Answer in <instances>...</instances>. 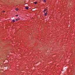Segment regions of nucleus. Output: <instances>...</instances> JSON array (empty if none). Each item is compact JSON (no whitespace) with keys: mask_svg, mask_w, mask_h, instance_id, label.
Returning a JSON list of instances; mask_svg holds the SVG:
<instances>
[{"mask_svg":"<svg viewBox=\"0 0 75 75\" xmlns=\"http://www.w3.org/2000/svg\"><path fill=\"white\" fill-rule=\"evenodd\" d=\"M48 11V10H47V9L46 8L43 11L44 13H46V12H47Z\"/></svg>","mask_w":75,"mask_h":75,"instance_id":"nucleus-1","label":"nucleus"},{"mask_svg":"<svg viewBox=\"0 0 75 75\" xmlns=\"http://www.w3.org/2000/svg\"><path fill=\"white\" fill-rule=\"evenodd\" d=\"M44 15L45 16H47V12H44Z\"/></svg>","mask_w":75,"mask_h":75,"instance_id":"nucleus-2","label":"nucleus"},{"mask_svg":"<svg viewBox=\"0 0 75 75\" xmlns=\"http://www.w3.org/2000/svg\"><path fill=\"white\" fill-rule=\"evenodd\" d=\"M25 9H26V10H28V9L29 8V7H25Z\"/></svg>","mask_w":75,"mask_h":75,"instance_id":"nucleus-3","label":"nucleus"},{"mask_svg":"<svg viewBox=\"0 0 75 75\" xmlns=\"http://www.w3.org/2000/svg\"><path fill=\"white\" fill-rule=\"evenodd\" d=\"M12 21L14 23V22H15V20H14V19H13Z\"/></svg>","mask_w":75,"mask_h":75,"instance_id":"nucleus-4","label":"nucleus"},{"mask_svg":"<svg viewBox=\"0 0 75 75\" xmlns=\"http://www.w3.org/2000/svg\"><path fill=\"white\" fill-rule=\"evenodd\" d=\"M16 11H18V8H16Z\"/></svg>","mask_w":75,"mask_h":75,"instance_id":"nucleus-5","label":"nucleus"},{"mask_svg":"<svg viewBox=\"0 0 75 75\" xmlns=\"http://www.w3.org/2000/svg\"><path fill=\"white\" fill-rule=\"evenodd\" d=\"M43 1L45 2V3H46V0H43Z\"/></svg>","mask_w":75,"mask_h":75,"instance_id":"nucleus-6","label":"nucleus"},{"mask_svg":"<svg viewBox=\"0 0 75 75\" xmlns=\"http://www.w3.org/2000/svg\"><path fill=\"white\" fill-rule=\"evenodd\" d=\"M34 3L35 4H37V2H34Z\"/></svg>","mask_w":75,"mask_h":75,"instance_id":"nucleus-7","label":"nucleus"},{"mask_svg":"<svg viewBox=\"0 0 75 75\" xmlns=\"http://www.w3.org/2000/svg\"><path fill=\"white\" fill-rule=\"evenodd\" d=\"M16 17H18V15H16Z\"/></svg>","mask_w":75,"mask_h":75,"instance_id":"nucleus-8","label":"nucleus"},{"mask_svg":"<svg viewBox=\"0 0 75 75\" xmlns=\"http://www.w3.org/2000/svg\"><path fill=\"white\" fill-rule=\"evenodd\" d=\"M16 21H18V20L17 19H16Z\"/></svg>","mask_w":75,"mask_h":75,"instance_id":"nucleus-9","label":"nucleus"},{"mask_svg":"<svg viewBox=\"0 0 75 75\" xmlns=\"http://www.w3.org/2000/svg\"><path fill=\"white\" fill-rule=\"evenodd\" d=\"M3 12H5V11H3Z\"/></svg>","mask_w":75,"mask_h":75,"instance_id":"nucleus-10","label":"nucleus"}]
</instances>
